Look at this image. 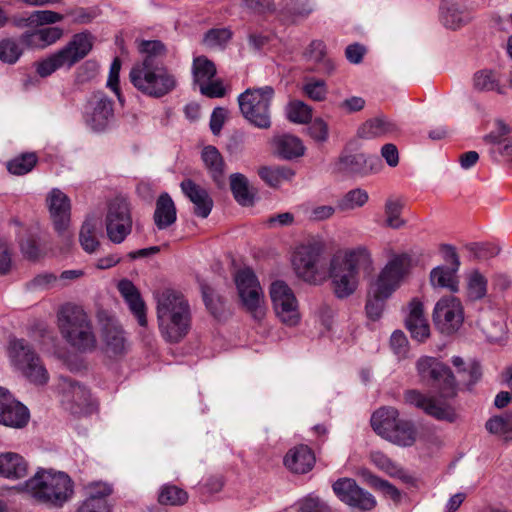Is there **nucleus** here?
Listing matches in <instances>:
<instances>
[{
    "instance_id": "ea45409f",
    "label": "nucleus",
    "mask_w": 512,
    "mask_h": 512,
    "mask_svg": "<svg viewBox=\"0 0 512 512\" xmlns=\"http://www.w3.org/2000/svg\"><path fill=\"white\" fill-rule=\"evenodd\" d=\"M230 188L238 204L250 206L254 202L255 190L250 186L247 177L241 173H234L230 176Z\"/></svg>"
},
{
    "instance_id": "9d476101",
    "label": "nucleus",
    "mask_w": 512,
    "mask_h": 512,
    "mask_svg": "<svg viewBox=\"0 0 512 512\" xmlns=\"http://www.w3.org/2000/svg\"><path fill=\"white\" fill-rule=\"evenodd\" d=\"M420 381L435 387L441 399L453 398L457 395V382L450 368L437 358L422 356L416 362Z\"/></svg>"
},
{
    "instance_id": "4be33fe9",
    "label": "nucleus",
    "mask_w": 512,
    "mask_h": 512,
    "mask_svg": "<svg viewBox=\"0 0 512 512\" xmlns=\"http://www.w3.org/2000/svg\"><path fill=\"white\" fill-rule=\"evenodd\" d=\"M29 420L28 409L4 387H0V424L22 428Z\"/></svg>"
},
{
    "instance_id": "9b49d317",
    "label": "nucleus",
    "mask_w": 512,
    "mask_h": 512,
    "mask_svg": "<svg viewBox=\"0 0 512 512\" xmlns=\"http://www.w3.org/2000/svg\"><path fill=\"white\" fill-rule=\"evenodd\" d=\"M235 284L241 304L255 321H262L266 315V305L260 283L249 268L239 270L235 275Z\"/></svg>"
},
{
    "instance_id": "680f3d73",
    "label": "nucleus",
    "mask_w": 512,
    "mask_h": 512,
    "mask_svg": "<svg viewBox=\"0 0 512 512\" xmlns=\"http://www.w3.org/2000/svg\"><path fill=\"white\" fill-rule=\"evenodd\" d=\"M232 36V33L225 28L211 29L204 36V43L209 47H219L226 44Z\"/></svg>"
},
{
    "instance_id": "7c9ffc66",
    "label": "nucleus",
    "mask_w": 512,
    "mask_h": 512,
    "mask_svg": "<svg viewBox=\"0 0 512 512\" xmlns=\"http://www.w3.org/2000/svg\"><path fill=\"white\" fill-rule=\"evenodd\" d=\"M28 473L27 461L15 452H0V477L18 480Z\"/></svg>"
},
{
    "instance_id": "f03ea898",
    "label": "nucleus",
    "mask_w": 512,
    "mask_h": 512,
    "mask_svg": "<svg viewBox=\"0 0 512 512\" xmlns=\"http://www.w3.org/2000/svg\"><path fill=\"white\" fill-rule=\"evenodd\" d=\"M157 320L161 336L169 343H178L191 328V308L188 300L178 291L167 289L159 293Z\"/></svg>"
},
{
    "instance_id": "09e8293b",
    "label": "nucleus",
    "mask_w": 512,
    "mask_h": 512,
    "mask_svg": "<svg viewBox=\"0 0 512 512\" xmlns=\"http://www.w3.org/2000/svg\"><path fill=\"white\" fill-rule=\"evenodd\" d=\"M369 200L368 193L361 189L355 188L348 191L339 201L338 208L341 211H350L363 207Z\"/></svg>"
},
{
    "instance_id": "5701e85b",
    "label": "nucleus",
    "mask_w": 512,
    "mask_h": 512,
    "mask_svg": "<svg viewBox=\"0 0 512 512\" xmlns=\"http://www.w3.org/2000/svg\"><path fill=\"white\" fill-rule=\"evenodd\" d=\"M114 117L113 101L102 93L95 94L89 101L85 121L94 131H103Z\"/></svg>"
},
{
    "instance_id": "c9c22d12",
    "label": "nucleus",
    "mask_w": 512,
    "mask_h": 512,
    "mask_svg": "<svg viewBox=\"0 0 512 512\" xmlns=\"http://www.w3.org/2000/svg\"><path fill=\"white\" fill-rule=\"evenodd\" d=\"M101 227V220L95 216H88L83 222L79 232V242L82 249L92 254L100 246L98 234Z\"/></svg>"
},
{
    "instance_id": "412c9836",
    "label": "nucleus",
    "mask_w": 512,
    "mask_h": 512,
    "mask_svg": "<svg viewBox=\"0 0 512 512\" xmlns=\"http://www.w3.org/2000/svg\"><path fill=\"white\" fill-rule=\"evenodd\" d=\"M101 342L105 353L110 357L126 354L130 346L126 332L114 318H109L102 324Z\"/></svg>"
},
{
    "instance_id": "20e7f679",
    "label": "nucleus",
    "mask_w": 512,
    "mask_h": 512,
    "mask_svg": "<svg viewBox=\"0 0 512 512\" xmlns=\"http://www.w3.org/2000/svg\"><path fill=\"white\" fill-rule=\"evenodd\" d=\"M57 327L63 340L78 352H92L97 347L93 323L79 305L66 303L57 311Z\"/></svg>"
},
{
    "instance_id": "6ab92c4d",
    "label": "nucleus",
    "mask_w": 512,
    "mask_h": 512,
    "mask_svg": "<svg viewBox=\"0 0 512 512\" xmlns=\"http://www.w3.org/2000/svg\"><path fill=\"white\" fill-rule=\"evenodd\" d=\"M433 320L442 333L456 332L463 323V307L460 300L454 296L441 298L435 305Z\"/></svg>"
},
{
    "instance_id": "2f4dec72",
    "label": "nucleus",
    "mask_w": 512,
    "mask_h": 512,
    "mask_svg": "<svg viewBox=\"0 0 512 512\" xmlns=\"http://www.w3.org/2000/svg\"><path fill=\"white\" fill-rule=\"evenodd\" d=\"M306 62L313 63L318 66V71L330 76L336 70L335 62L327 56L326 46L320 40L312 41L303 52Z\"/></svg>"
},
{
    "instance_id": "37998d69",
    "label": "nucleus",
    "mask_w": 512,
    "mask_h": 512,
    "mask_svg": "<svg viewBox=\"0 0 512 512\" xmlns=\"http://www.w3.org/2000/svg\"><path fill=\"white\" fill-rule=\"evenodd\" d=\"M416 434V429L411 421L399 419L388 441L399 446L407 447L415 443Z\"/></svg>"
},
{
    "instance_id": "aec40b11",
    "label": "nucleus",
    "mask_w": 512,
    "mask_h": 512,
    "mask_svg": "<svg viewBox=\"0 0 512 512\" xmlns=\"http://www.w3.org/2000/svg\"><path fill=\"white\" fill-rule=\"evenodd\" d=\"M380 161L376 156L363 153L341 154L334 163V172L349 177H364L379 170Z\"/></svg>"
},
{
    "instance_id": "de8ad7c7",
    "label": "nucleus",
    "mask_w": 512,
    "mask_h": 512,
    "mask_svg": "<svg viewBox=\"0 0 512 512\" xmlns=\"http://www.w3.org/2000/svg\"><path fill=\"white\" fill-rule=\"evenodd\" d=\"M194 82L198 85L212 80L216 74V67L205 56L195 57L192 64Z\"/></svg>"
},
{
    "instance_id": "052dcab7",
    "label": "nucleus",
    "mask_w": 512,
    "mask_h": 512,
    "mask_svg": "<svg viewBox=\"0 0 512 512\" xmlns=\"http://www.w3.org/2000/svg\"><path fill=\"white\" fill-rule=\"evenodd\" d=\"M298 505L299 512H334L326 502L312 495L300 500Z\"/></svg>"
},
{
    "instance_id": "79ce46f5",
    "label": "nucleus",
    "mask_w": 512,
    "mask_h": 512,
    "mask_svg": "<svg viewBox=\"0 0 512 512\" xmlns=\"http://www.w3.org/2000/svg\"><path fill=\"white\" fill-rule=\"evenodd\" d=\"M274 144L278 155L288 160L302 156L305 151L302 141L289 134L276 137Z\"/></svg>"
},
{
    "instance_id": "3c124183",
    "label": "nucleus",
    "mask_w": 512,
    "mask_h": 512,
    "mask_svg": "<svg viewBox=\"0 0 512 512\" xmlns=\"http://www.w3.org/2000/svg\"><path fill=\"white\" fill-rule=\"evenodd\" d=\"M286 115L289 121L304 124L311 120L312 109L303 101L293 100L286 107Z\"/></svg>"
},
{
    "instance_id": "a878e982",
    "label": "nucleus",
    "mask_w": 512,
    "mask_h": 512,
    "mask_svg": "<svg viewBox=\"0 0 512 512\" xmlns=\"http://www.w3.org/2000/svg\"><path fill=\"white\" fill-rule=\"evenodd\" d=\"M118 290L141 327L147 326L146 305L136 286L127 279L118 283Z\"/></svg>"
},
{
    "instance_id": "473e14b6",
    "label": "nucleus",
    "mask_w": 512,
    "mask_h": 512,
    "mask_svg": "<svg viewBox=\"0 0 512 512\" xmlns=\"http://www.w3.org/2000/svg\"><path fill=\"white\" fill-rule=\"evenodd\" d=\"M314 463V454L306 445L290 449L284 457L285 466L294 473H307L312 469Z\"/></svg>"
},
{
    "instance_id": "39448f33",
    "label": "nucleus",
    "mask_w": 512,
    "mask_h": 512,
    "mask_svg": "<svg viewBox=\"0 0 512 512\" xmlns=\"http://www.w3.org/2000/svg\"><path fill=\"white\" fill-rule=\"evenodd\" d=\"M24 489L36 501L61 507L73 495V483L63 472L39 470L24 484Z\"/></svg>"
},
{
    "instance_id": "c85d7f7f",
    "label": "nucleus",
    "mask_w": 512,
    "mask_h": 512,
    "mask_svg": "<svg viewBox=\"0 0 512 512\" xmlns=\"http://www.w3.org/2000/svg\"><path fill=\"white\" fill-rule=\"evenodd\" d=\"M492 295L495 294L492 293ZM465 296L467 302L481 301V304L491 296L488 294V280L478 269L470 270L465 274Z\"/></svg>"
},
{
    "instance_id": "2eb2a0df",
    "label": "nucleus",
    "mask_w": 512,
    "mask_h": 512,
    "mask_svg": "<svg viewBox=\"0 0 512 512\" xmlns=\"http://www.w3.org/2000/svg\"><path fill=\"white\" fill-rule=\"evenodd\" d=\"M270 298L280 321L295 326L300 320L298 301L292 289L284 281H275L270 286Z\"/></svg>"
},
{
    "instance_id": "c756f323",
    "label": "nucleus",
    "mask_w": 512,
    "mask_h": 512,
    "mask_svg": "<svg viewBox=\"0 0 512 512\" xmlns=\"http://www.w3.org/2000/svg\"><path fill=\"white\" fill-rule=\"evenodd\" d=\"M58 389L62 394L63 403L75 404L77 407L82 408L90 402V392L84 386L68 377H60Z\"/></svg>"
},
{
    "instance_id": "dca6fc26",
    "label": "nucleus",
    "mask_w": 512,
    "mask_h": 512,
    "mask_svg": "<svg viewBox=\"0 0 512 512\" xmlns=\"http://www.w3.org/2000/svg\"><path fill=\"white\" fill-rule=\"evenodd\" d=\"M335 495L346 505L361 511H370L377 505L375 497L361 488L352 478L338 479L332 485Z\"/></svg>"
},
{
    "instance_id": "4468645a",
    "label": "nucleus",
    "mask_w": 512,
    "mask_h": 512,
    "mask_svg": "<svg viewBox=\"0 0 512 512\" xmlns=\"http://www.w3.org/2000/svg\"><path fill=\"white\" fill-rule=\"evenodd\" d=\"M404 401L439 421L454 423L459 418L457 410L451 404L415 389L407 390L404 393Z\"/></svg>"
},
{
    "instance_id": "6e6552de",
    "label": "nucleus",
    "mask_w": 512,
    "mask_h": 512,
    "mask_svg": "<svg viewBox=\"0 0 512 512\" xmlns=\"http://www.w3.org/2000/svg\"><path fill=\"white\" fill-rule=\"evenodd\" d=\"M274 97L271 86L248 88L238 96L242 116L259 129L271 127L270 105Z\"/></svg>"
},
{
    "instance_id": "49530a36",
    "label": "nucleus",
    "mask_w": 512,
    "mask_h": 512,
    "mask_svg": "<svg viewBox=\"0 0 512 512\" xmlns=\"http://www.w3.org/2000/svg\"><path fill=\"white\" fill-rule=\"evenodd\" d=\"M22 35L18 39L6 38L0 41V61L15 64L23 54Z\"/></svg>"
},
{
    "instance_id": "b1692460",
    "label": "nucleus",
    "mask_w": 512,
    "mask_h": 512,
    "mask_svg": "<svg viewBox=\"0 0 512 512\" xmlns=\"http://www.w3.org/2000/svg\"><path fill=\"white\" fill-rule=\"evenodd\" d=\"M180 186L185 196L193 203L194 214L207 218L213 208V200L208 191L190 179L182 181Z\"/></svg>"
},
{
    "instance_id": "13d9d810",
    "label": "nucleus",
    "mask_w": 512,
    "mask_h": 512,
    "mask_svg": "<svg viewBox=\"0 0 512 512\" xmlns=\"http://www.w3.org/2000/svg\"><path fill=\"white\" fill-rule=\"evenodd\" d=\"M367 482L374 488L382 491L386 496L391 498L394 501H397L400 499V492L399 490L390 484L388 481L383 480L376 475H373L371 473H365Z\"/></svg>"
},
{
    "instance_id": "72a5a7b5",
    "label": "nucleus",
    "mask_w": 512,
    "mask_h": 512,
    "mask_svg": "<svg viewBox=\"0 0 512 512\" xmlns=\"http://www.w3.org/2000/svg\"><path fill=\"white\" fill-rule=\"evenodd\" d=\"M399 419V412L396 408L381 407L372 414L371 426L379 436L388 440Z\"/></svg>"
},
{
    "instance_id": "4d7b16f0",
    "label": "nucleus",
    "mask_w": 512,
    "mask_h": 512,
    "mask_svg": "<svg viewBox=\"0 0 512 512\" xmlns=\"http://www.w3.org/2000/svg\"><path fill=\"white\" fill-rule=\"evenodd\" d=\"M442 20L447 28L456 30L466 23L467 16L456 5H451L442 12Z\"/></svg>"
},
{
    "instance_id": "8fccbe9b",
    "label": "nucleus",
    "mask_w": 512,
    "mask_h": 512,
    "mask_svg": "<svg viewBox=\"0 0 512 512\" xmlns=\"http://www.w3.org/2000/svg\"><path fill=\"white\" fill-rule=\"evenodd\" d=\"M158 501L162 505L180 506L188 501V493L175 485H165L159 493Z\"/></svg>"
},
{
    "instance_id": "a211bd4d",
    "label": "nucleus",
    "mask_w": 512,
    "mask_h": 512,
    "mask_svg": "<svg viewBox=\"0 0 512 512\" xmlns=\"http://www.w3.org/2000/svg\"><path fill=\"white\" fill-rule=\"evenodd\" d=\"M49 214L57 233L67 239L72 238L69 232L71 222V201L60 189H52L46 197Z\"/></svg>"
},
{
    "instance_id": "58836bf2",
    "label": "nucleus",
    "mask_w": 512,
    "mask_h": 512,
    "mask_svg": "<svg viewBox=\"0 0 512 512\" xmlns=\"http://www.w3.org/2000/svg\"><path fill=\"white\" fill-rule=\"evenodd\" d=\"M472 86L477 92H496L501 95L505 94L498 74L491 69H481L475 72L472 77Z\"/></svg>"
},
{
    "instance_id": "0eeeda50",
    "label": "nucleus",
    "mask_w": 512,
    "mask_h": 512,
    "mask_svg": "<svg viewBox=\"0 0 512 512\" xmlns=\"http://www.w3.org/2000/svg\"><path fill=\"white\" fill-rule=\"evenodd\" d=\"M7 354L11 365L30 382L37 385H44L48 382L49 375L46 368L39 355L26 340L11 339Z\"/></svg>"
},
{
    "instance_id": "f704fd0d",
    "label": "nucleus",
    "mask_w": 512,
    "mask_h": 512,
    "mask_svg": "<svg viewBox=\"0 0 512 512\" xmlns=\"http://www.w3.org/2000/svg\"><path fill=\"white\" fill-rule=\"evenodd\" d=\"M138 50L143 55V60L134 66L144 68L163 66V59L167 54L165 45L159 40H142L138 44Z\"/></svg>"
},
{
    "instance_id": "69168bd1",
    "label": "nucleus",
    "mask_w": 512,
    "mask_h": 512,
    "mask_svg": "<svg viewBox=\"0 0 512 512\" xmlns=\"http://www.w3.org/2000/svg\"><path fill=\"white\" fill-rule=\"evenodd\" d=\"M242 7L249 13L265 14L274 10V0H242Z\"/></svg>"
},
{
    "instance_id": "e433bc0d",
    "label": "nucleus",
    "mask_w": 512,
    "mask_h": 512,
    "mask_svg": "<svg viewBox=\"0 0 512 512\" xmlns=\"http://www.w3.org/2000/svg\"><path fill=\"white\" fill-rule=\"evenodd\" d=\"M176 221V207L168 193H162L157 201L154 222L158 229L163 230Z\"/></svg>"
},
{
    "instance_id": "338daca9",
    "label": "nucleus",
    "mask_w": 512,
    "mask_h": 512,
    "mask_svg": "<svg viewBox=\"0 0 512 512\" xmlns=\"http://www.w3.org/2000/svg\"><path fill=\"white\" fill-rule=\"evenodd\" d=\"M309 135L317 142L327 141L329 135L328 124L321 118H316L308 127Z\"/></svg>"
},
{
    "instance_id": "6e6d98bb",
    "label": "nucleus",
    "mask_w": 512,
    "mask_h": 512,
    "mask_svg": "<svg viewBox=\"0 0 512 512\" xmlns=\"http://www.w3.org/2000/svg\"><path fill=\"white\" fill-rule=\"evenodd\" d=\"M486 429L492 434H499L504 439H512L511 417L495 416L486 422Z\"/></svg>"
},
{
    "instance_id": "cd10ccee",
    "label": "nucleus",
    "mask_w": 512,
    "mask_h": 512,
    "mask_svg": "<svg viewBox=\"0 0 512 512\" xmlns=\"http://www.w3.org/2000/svg\"><path fill=\"white\" fill-rule=\"evenodd\" d=\"M63 36V29L59 27H46L29 30L22 34V42L27 48L44 49Z\"/></svg>"
},
{
    "instance_id": "f8f14e48",
    "label": "nucleus",
    "mask_w": 512,
    "mask_h": 512,
    "mask_svg": "<svg viewBox=\"0 0 512 512\" xmlns=\"http://www.w3.org/2000/svg\"><path fill=\"white\" fill-rule=\"evenodd\" d=\"M292 265L296 275L305 282L319 284L325 280L321 248L316 244L297 247L293 254Z\"/></svg>"
},
{
    "instance_id": "e2e57ef3",
    "label": "nucleus",
    "mask_w": 512,
    "mask_h": 512,
    "mask_svg": "<svg viewBox=\"0 0 512 512\" xmlns=\"http://www.w3.org/2000/svg\"><path fill=\"white\" fill-rule=\"evenodd\" d=\"M87 499L105 500L112 493V487L105 482H91L85 486Z\"/></svg>"
},
{
    "instance_id": "f257e3e1",
    "label": "nucleus",
    "mask_w": 512,
    "mask_h": 512,
    "mask_svg": "<svg viewBox=\"0 0 512 512\" xmlns=\"http://www.w3.org/2000/svg\"><path fill=\"white\" fill-rule=\"evenodd\" d=\"M411 257L407 253L393 254L368 288L366 314L371 320H378L385 308L387 299L400 287L408 274Z\"/></svg>"
},
{
    "instance_id": "1a4fd4ad",
    "label": "nucleus",
    "mask_w": 512,
    "mask_h": 512,
    "mask_svg": "<svg viewBox=\"0 0 512 512\" xmlns=\"http://www.w3.org/2000/svg\"><path fill=\"white\" fill-rule=\"evenodd\" d=\"M129 77L136 89L154 98L169 94L177 86L176 77L164 65L149 68L133 66Z\"/></svg>"
},
{
    "instance_id": "864d4df0",
    "label": "nucleus",
    "mask_w": 512,
    "mask_h": 512,
    "mask_svg": "<svg viewBox=\"0 0 512 512\" xmlns=\"http://www.w3.org/2000/svg\"><path fill=\"white\" fill-rule=\"evenodd\" d=\"M302 91L309 99L317 102L324 101L328 94L326 82L316 78L306 79Z\"/></svg>"
},
{
    "instance_id": "a18cd8bd",
    "label": "nucleus",
    "mask_w": 512,
    "mask_h": 512,
    "mask_svg": "<svg viewBox=\"0 0 512 512\" xmlns=\"http://www.w3.org/2000/svg\"><path fill=\"white\" fill-rule=\"evenodd\" d=\"M452 364L458 369L460 381L470 389L475 383H477L481 376V367L476 362H471L468 366H465L463 359L459 356L452 358Z\"/></svg>"
},
{
    "instance_id": "ddd939ff",
    "label": "nucleus",
    "mask_w": 512,
    "mask_h": 512,
    "mask_svg": "<svg viewBox=\"0 0 512 512\" xmlns=\"http://www.w3.org/2000/svg\"><path fill=\"white\" fill-rule=\"evenodd\" d=\"M477 325L490 342H498L505 335V323L498 295L486 298L479 308Z\"/></svg>"
},
{
    "instance_id": "5fc2aeb1",
    "label": "nucleus",
    "mask_w": 512,
    "mask_h": 512,
    "mask_svg": "<svg viewBox=\"0 0 512 512\" xmlns=\"http://www.w3.org/2000/svg\"><path fill=\"white\" fill-rule=\"evenodd\" d=\"M402 204L395 199H388L385 203L386 225L392 229L403 227L406 222L401 218Z\"/></svg>"
},
{
    "instance_id": "603ef678",
    "label": "nucleus",
    "mask_w": 512,
    "mask_h": 512,
    "mask_svg": "<svg viewBox=\"0 0 512 512\" xmlns=\"http://www.w3.org/2000/svg\"><path fill=\"white\" fill-rule=\"evenodd\" d=\"M37 163V156L34 153H26L15 157L7 163V169L15 175H24L30 172Z\"/></svg>"
},
{
    "instance_id": "423d86ee",
    "label": "nucleus",
    "mask_w": 512,
    "mask_h": 512,
    "mask_svg": "<svg viewBox=\"0 0 512 512\" xmlns=\"http://www.w3.org/2000/svg\"><path fill=\"white\" fill-rule=\"evenodd\" d=\"M92 47L93 37L89 32L77 33L63 48L39 61L36 71L41 77H47L58 69L71 68L85 58Z\"/></svg>"
},
{
    "instance_id": "0e129e2a",
    "label": "nucleus",
    "mask_w": 512,
    "mask_h": 512,
    "mask_svg": "<svg viewBox=\"0 0 512 512\" xmlns=\"http://www.w3.org/2000/svg\"><path fill=\"white\" fill-rule=\"evenodd\" d=\"M63 18L64 17L62 14L55 12V11L38 10V11H34L30 15L29 20L32 23H37L38 25H49V24H54V23L60 22L63 20Z\"/></svg>"
},
{
    "instance_id": "4c0bfd02",
    "label": "nucleus",
    "mask_w": 512,
    "mask_h": 512,
    "mask_svg": "<svg viewBox=\"0 0 512 512\" xmlns=\"http://www.w3.org/2000/svg\"><path fill=\"white\" fill-rule=\"evenodd\" d=\"M202 160L216 185L224 186V161L220 152L213 146H207L202 151Z\"/></svg>"
},
{
    "instance_id": "a19ab883",
    "label": "nucleus",
    "mask_w": 512,
    "mask_h": 512,
    "mask_svg": "<svg viewBox=\"0 0 512 512\" xmlns=\"http://www.w3.org/2000/svg\"><path fill=\"white\" fill-rule=\"evenodd\" d=\"M457 272V269L444 265L437 266L430 272V283L434 288H446L451 292H457L459 289Z\"/></svg>"
},
{
    "instance_id": "bf43d9fd",
    "label": "nucleus",
    "mask_w": 512,
    "mask_h": 512,
    "mask_svg": "<svg viewBox=\"0 0 512 512\" xmlns=\"http://www.w3.org/2000/svg\"><path fill=\"white\" fill-rule=\"evenodd\" d=\"M283 9L293 16H307L314 9L313 0H285Z\"/></svg>"
},
{
    "instance_id": "774afa93",
    "label": "nucleus",
    "mask_w": 512,
    "mask_h": 512,
    "mask_svg": "<svg viewBox=\"0 0 512 512\" xmlns=\"http://www.w3.org/2000/svg\"><path fill=\"white\" fill-rule=\"evenodd\" d=\"M371 461L381 470L390 475L397 473V466L382 452H372L370 455Z\"/></svg>"
},
{
    "instance_id": "7ed1b4c3",
    "label": "nucleus",
    "mask_w": 512,
    "mask_h": 512,
    "mask_svg": "<svg viewBox=\"0 0 512 512\" xmlns=\"http://www.w3.org/2000/svg\"><path fill=\"white\" fill-rule=\"evenodd\" d=\"M373 267L372 254L365 246L349 249L343 256L334 257L330 263L329 274L335 295L346 298L353 294L359 282V269L370 272Z\"/></svg>"
},
{
    "instance_id": "c03bdc74",
    "label": "nucleus",
    "mask_w": 512,
    "mask_h": 512,
    "mask_svg": "<svg viewBox=\"0 0 512 512\" xmlns=\"http://www.w3.org/2000/svg\"><path fill=\"white\" fill-rule=\"evenodd\" d=\"M260 178L270 187H278L283 181H289L294 171L285 166H263L258 170Z\"/></svg>"
},
{
    "instance_id": "f3484780",
    "label": "nucleus",
    "mask_w": 512,
    "mask_h": 512,
    "mask_svg": "<svg viewBox=\"0 0 512 512\" xmlns=\"http://www.w3.org/2000/svg\"><path fill=\"white\" fill-rule=\"evenodd\" d=\"M132 219L129 205L125 200L115 199L109 205L106 216L107 236L115 244L122 243L130 234Z\"/></svg>"
},
{
    "instance_id": "393cba45",
    "label": "nucleus",
    "mask_w": 512,
    "mask_h": 512,
    "mask_svg": "<svg viewBox=\"0 0 512 512\" xmlns=\"http://www.w3.org/2000/svg\"><path fill=\"white\" fill-rule=\"evenodd\" d=\"M405 323L413 339L424 342L430 336V327L424 315L423 304L417 299L410 302Z\"/></svg>"
},
{
    "instance_id": "bb28decb",
    "label": "nucleus",
    "mask_w": 512,
    "mask_h": 512,
    "mask_svg": "<svg viewBox=\"0 0 512 512\" xmlns=\"http://www.w3.org/2000/svg\"><path fill=\"white\" fill-rule=\"evenodd\" d=\"M399 131L396 122L384 115L371 118L364 122L358 129V136L364 139L387 138Z\"/></svg>"
}]
</instances>
